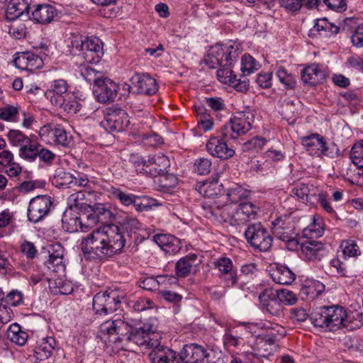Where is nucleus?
Listing matches in <instances>:
<instances>
[{
  "instance_id": "f257e3e1",
  "label": "nucleus",
  "mask_w": 363,
  "mask_h": 363,
  "mask_svg": "<svg viewBox=\"0 0 363 363\" xmlns=\"http://www.w3.org/2000/svg\"><path fill=\"white\" fill-rule=\"evenodd\" d=\"M141 227L140 222L134 218L124 219L120 225L104 223L82 239L81 250L87 259H106L121 252L125 244L124 232L130 236Z\"/></svg>"
},
{
  "instance_id": "f03ea898",
  "label": "nucleus",
  "mask_w": 363,
  "mask_h": 363,
  "mask_svg": "<svg viewBox=\"0 0 363 363\" xmlns=\"http://www.w3.org/2000/svg\"><path fill=\"white\" fill-rule=\"evenodd\" d=\"M113 218V213L104 204L94 203L92 206H88L86 212L81 214L80 216L67 218L66 216H64L62 219V228L69 233L77 232L79 230L86 231L97 223H108Z\"/></svg>"
},
{
  "instance_id": "7ed1b4c3",
  "label": "nucleus",
  "mask_w": 363,
  "mask_h": 363,
  "mask_svg": "<svg viewBox=\"0 0 363 363\" xmlns=\"http://www.w3.org/2000/svg\"><path fill=\"white\" fill-rule=\"evenodd\" d=\"M347 315L341 306H323L314 309L310 320L314 327L326 330H335L342 326L346 327Z\"/></svg>"
},
{
  "instance_id": "20e7f679",
  "label": "nucleus",
  "mask_w": 363,
  "mask_h": 363,
  "mask_svg": "<svg viewBox=\"0 0 363 363\" xmlns=\"http://www.w3.org/2000/svg\"><path fill=\"white\" fill-rule=\"evenodd\" d=\"M255 115L250 110L238 111L234 113L228 124L222 128V135L225 140L235 141L245 135L251 128Z\"/></svg>"
},
{
  "instance_id": "39448f33",
  "label": "nucleus",
  "mask_w": 363,
  "mask_h": 363,
  "mask_svg": "<svg viewBox=\"0 0 363 363\" xmlns=\"http://www.w3.org/2000/svg\"><path fill=\"white\" fill-rule=\"evenodd\" d=\"M133 163L138 172L154 177L167 173L170 167L169 158L163 154L149 157L147 160L135 157L133 159Z\"/></svg>"
},
{
  "instance_id": "423d86ee",
  "label": "nucleus",
  "mask_w": 363,
  "mask_h": 363,
  "mask_svg": "<svg viewBox=\"0 0 363 363\" xmlns=\"http://www.w3.org/2000/svg\"><path fill=\"white\" fill-rule=\"evenodd\" d=\"M71 44L72 48L79 51V55L88 63H98L104 55L103 43L98 38H86L82 40L74 37Z\"/></svg>"
},
{
  "instance_id": "0eeeda50",
  "label": "nucleus",
  "mask_w": 363,
  "mask_h": 363,
  "mask_svg": "<svg viewBox=\"0 0 363 363\" xmlns=\"http://www.w3.org/2000/svg\"><path fill=\"white\" fill-rule=\"evenodd\" d=\"M245 236L252 247L261 252H267L272 246L271 233L259 222L249 225L245 231Z\"/></svg>"
},
{
  "instance_id": "6e6552de",
  "label": "nucleus",
  "mask_w": 363,
  "mask_h": 363,
  "mask_svg": "<svg viewBox=\"0 0 363 363\" xmlns=\"http://www.w3.org/2000/svg\"><path fill=\"white\" fill-rule=\"evenodd\" d=\"M123 298V294L115 290L99 292L93 298V310L101 315L112 313L118 309Z\"/></svg>"
},
{
  "instance_id": "1a4fd4ad",
  "label": "nucleus",
  "mask_w": 363,
  "mask_h": 363,
  "mask_svg": "<svg viewBox=\"0 0 363 363\" xmlns=\"http://www.w3.org/2000/svg\"><path fill=\"white\" fill-rule=\"evenodd\" d=\"M99 329L102 334L114 336L112 340L113 342H129L133 327L124 320L115 316L101 323Z\"/></svg>"
},
{
  "instance_id": "9d476101",
  "label": "nucleus",
  "mask_w": 363,
  "mask_h": 363,
  "mask_svg": "<svg viewBox=\"0 0 363 363\" xmlns=\"http://www.w3.org/2000/svg\"><path fill=\"white\" fill-rule=\"evenodd\" d=\"M129 124V118L125 110L119 108H108L104 114L101 125L108 132H121Z\"/></svg>"
},
{
  "instance_id": "9b49d317",
  "label": "nucleus",
  "mask_w": 363,
  "mask_h": 363,
  "mask_svg": "<svg viewBox=\"0 0 363 363\" xmlns=\"http://www.w3.org/2000/svg\"><path fill=\"white\" fill-rule=\"evenodd\" d=\"M209 56L215 60V63H220L221 67H231L236 62L240 51L236 43L217 44L209 51Z\"/></svg>"
},
{
  "instance_id": "f8f14e48",
  "label": "nucleus",
  "mask_w": 363,
  "mask_h": 363,
  "mask_svg": "<svg viewBox=\"0 0 363 363\" xmlns=\"http://www.w3.org/2000/svg\"><path fill=\"white\" fill-rule=\"evenodd\" d=\"M161 337V334L154 330L152 325L146 323L140 328H133L129 342L152 348L158 345Z\"/></svg>"
},
{
  "instance_id": "ddd939ff",
  "label": "nucleus",
  "mask_w": 363,
  "mask_h": 363,
  "mask_svg": "<svg viewBox=\"0 0 363 363\" xmlns=\"http://www.w3.org/2000/svg\"><path fill=\"white\" fill-rule=\"evenodd\" d=\"M51 205V198L48 195H39L33 198L28 208V220L35 223H38L48 213Z\"/></svg>"
},
{
  "instance_id": "4468645a",
  "label": "nucleus",
  "mask_w": 363,
  "mask_h": 363,
  "mask_svg": "<svg viewBox=\"0 0 363 363\" xmlns=\"http://www.w3.org/2000/svg\"><path fill=\"white\" fill-rule=\"evenodd\" d=\"M118 90V85L106 77L93 86V92L96 100L104 104L113 102L117 96Z\"/></svg>"
},
{
  "instance_id": "2eb2a0df",
  "label": "nucleus",
  "mask_w": 363,
  "mask_h": 363,
  "mask_svg": "<svg viewBox=\"0 0 363 363\" xmlns=\"http://www.w3.org/2000/svg\"><path fill=\"white\" fill-rule=\"evenodd\" d=\"M132 86L129 84H125L127 89L130 91V89H135L134 91L137 94L145 95H153L158 91V85L156 80L147 74H135L130 79Z\"/></svg>"
},
{
  "instance_id": "dca6fc26",
  "label": "nucleus",
  "mask_w": 363,
  "mask_h": 363,
  "mask_svg": "<svg viewBox=\"0 0 363 363\" xmlns=\"http://www.w3.org/2000/svg\"><path fill=\"white\" fill-rule=\"evenodd\" d=\"M301 143L306 151L311 155L320 157L330 156L328 147L325 138L318 133L302 137Z\"/></svg>"
},
{
  "instance_id": "f3484780",
  "label": "nucleus",
  "mask_w": 363,
  "mask_h": 363,
  "mask_svg": "<svg viewBox=\"0 0 363 363\" xmlns=\"http://www.w3.org/2000/svg\"><path fill=\"white\" fill-rule=\"evenodd\" d=\"M209 357L205 347L196 343L185 345L181 352L182 363H205Z\"/></svg>"
},
{
  "instance_id": "a211bd4d",
  "label": "nucleus",
  "mask_w": 363,
  "mask_h": 363,
  "mask_svg": "<svg viewBox=\"0 0 363 363\" xmlns=\"http://www.w3.org/2000/svg\"><path fill=\"white\" fill-rule=\"evenodd\" d=\"M258 211L259 208L250 202L240 203L238 208L233 209L230 225H244L255 219Z\"/></svg>"
},
{
  "instance_id": "6ab92c4d",
  "label": "nucleus",
  "mask_w": 363,
  "mask_h": 363,
  "mask_svg": "<svg viewBox=\"0 0 363 363\" xmlns=\"http://www.w3.org/2000/svg\"><path fill=\"white\" fill-rule=\"evenodd\" d=\"M220 137L211 138L206 144V150L213 157L221 160L230 159L235 155L233 148L227 145L231 140H225L222 134Z\"/></svg>"
},
{
  "instance_id": "aec40b11",
  "label": "nucleus",
  "mask_w": 363,
  "mask_h": 363,
  "mask_svg": "<svg viewBox=\"0 0 363 363\" xmlns=\"http://www.w3.org/2000/svg\"><path fill=\"white\" fill-rule=\"evenodd\" d=\"M149 357L152 363H182L181 354L179 355L171 348L161 345L152 347Z\"/></svg>"
},
{
  "instance_id": "412c9836",
  "label": "nucleus",
  "mask_w": 363,
  "mask_h": 363,
  "mask_svg": "<svg viewBox=\"0 0 363 363\" xmlns=\"http://www.w3.org/2000/svg\"><path fill=\"white\" fill-rule=\"evenodd\" d=\"M217 77L220 82L233 86L239 91L245 92L249 89V80L247 78H238L228 67H222L219 69L217 71Z\"/></svg>"
},
{
  "instance_id": "4be33fe9",
  "label": "nucleus",
  "mask_w": 363,
  "mask_h": 363,
  "mask_svg": "<svg viewBox=\"0 0 363 363\" xmlns=\"http://www.w3.org/2000/svg\"><path fill=\"white\" fill-rule=\"evenodd\" d=\"M327 72L323 66L318 64H312L301 72V79L306 84L315 86L325 79L327 77Z\"/></svg>"
},
{
  "instance_id": "5701e85b",
  "label": "nucleus",
  "mask_w": 363,
  "mask_h": 363,
  "mask_svg": "<svg viewBox=\"0 0 363 363\" xmlns=\"http://www.w3.org/2000/svg\"><path fill=\"white\" fill-rule=\"evenodd\" d=\"M32 9L29 19L42 24L50 23L57 14V9L50 4H35Z\"/></svg>"
},
{
  "instance_id": "b1692460",
  "label": "nucleus",
  "mask_w": 363,
  "mask_h": 363,
  "mask_svg": "<svg viewBox=\"0 0 363 363\" xmlns=\"http://www.w3.org/2000/svg\"><path fill=\"white\" fill-rule=\"evenodd\" d=\"M166 254L174 255L181 250L180 240L170 234H156L152 239Z\"/></svg>"
},
{
  "instance_id": "393cba45",
  "label": "nucleus",
  "mask_w": 363,
  "mask_h": 363,
  "mask_svg": "<svg viewBox=\"0 0 363 363\" xmlns=\"http://www.w3.org/2000/svg\"><path fill=\"white\" fill-rule=\"evenodd\" d=\"M31 7L26 0H11L7 5L6 17L8 21H13L18 18H28Z\"/></svg>"
},
{
  "instance_id": "a878e982",
  "label": "nucleus",
  "mask_w": 363,
  "mask_h": 363,
  "mask_svg": "<svg viewBox=\"0 0 363 363\" xmlns=\"http://www.w3.org/2000/svg\"><path fill=\"white\" fill-rule=\"evenodd\" d=\"M301 251L305 258L309 261H319L326 255L324 245L316 240H306L301 244Z\"/></svg>"
},
{
  "instance_id": "bb28decb",
  "label": "nucleus",
  "mask_w": 363,
  "mask_h": 363,
  "mask_svg": "<svg viewBox=\"0 0 363 363\" xmlns=\"http://www.w3.org/2000/svg\"><path fill=\"white\" fill-rule=\"evenodd\" d=\"M16 67L21 69L33 72L43 65V60L38 55L32 52H22L14 59Z\"/></svg>"
},
{
  "instance_id": "cd10ccee",
  "label": "nucleus",
  "mask_w": 363,
  "mask_h": 363,
  "mask_svg": "<svg viewBox=\"0 0 363 363\" xmlns=\"http://www.w3.org/2000/svg\"><path fill=\"white\" fill-rule=\"evenodd\" d=\"M68 84L65 79L54 80L45 95L50 97V102L54 104H62L64 97L70 94L68 92Z\"/></svg>"
},
{
  "instance_id": "c85d7f7f",
  "label": "nucleus",
  "mask_w": 363,
  "mask_h": 363,
  "mask_svg": "<svg viewBox=\"0 0 363 363\" xmlns=\"http://www.w3.org/2000/svg\"><path fill=\"white\" fill-rule=\"evenodd\" d=\"M259 299L270 314L279 316L281 313V303L273 294V289H266L259 294Z\"/></svg>"
},
{
  "instance_id": "c756f323",
  "label": "nucleus",
  "mask_w": 363,
  "mask_h": 363,
  "mask_svg": "<svg viewBox=\"0 0 363 363\" xmlns=\"http://www.w3.org/2000/svg\"><path fill=\"white\" fill-rule=\"evenodd\" d=\"M49 258L46 262L47 266L53 272L65 269L64 248L60 244L52 245L48 250Z\"/></svg>"
},
{
  "instance_id": "7c9ffc66",
  "label": "nucleus",
  "mask_w": 363,
  "mask_h": 363,
  "mask_svg": "<svg viewBox=\"0 0 363 363\" xmlns=\"http://www.w3.org/2000/svg\"><path fill=\"white\" fill-rule=\"evenodd\" d=\"M272 232L278 239L286 242L289 244H296V240L291 237V229L286 226L281 219H277L273 222Z\"/></svg>"
},
{
  "instance_id": "2f4dec72",
  "label": "nucleus",
  "mask_w": 363,
  "mask_h": 363,
  "mask_svg": "<svg viewBox=\"0 0 363 363\" xmlns=\"http://www.w3.org/2000/svg\"><path fill=\"white\" fill-rule=\"evenodd\" d=\"M197 255L196 254H189L181 258L175 265V272L178 277H185L188 276L193 268L196 266Z\"/></svg>"
},
{
  "instance_id": "473e14b6",
  "label": "nucleus",
  "mask_w": 363,
  "mask_h": 363,
  "mask_svg": "<svg viewBox=\"0 0 363 363\" xmlns=\"http://www.w3.org/2000/svg\"><path fill=\"white\" fill-rule=\"evenodd\" d=\"M271 276L274 281L279 284H290L296 279V274L285 265H278Z\"/></svg>"
},
{
  "instance_id": "72a5a7b5",
  "label": "nucleus",
  "mask_w": 363,
  "mask_h": 363,
  "mask_svg": "<svg viewBox=\"0 0 363 363\" xmlns=\"http://www.w3.org/2000/svg\"><path fill=\"white\" fill-rule=\"evenodd\" d=\"M233 209L234 207L232 204H220L218 202H214L213 208H211V213L214 214V218L218 221L230 224Z\"/></svg>"
},
{
  "instance_id": "f704fd0d",
  "label": "nucleus",
  "mask_w": 363,
  "mask_h": 363,
  "mask_svg": "<svg viewBox=\"0 0 363 363\" xmlns=\"http://www.w3.org/2000/svg\"><path fill=\"white\" fill-rule=\"evenodd\" d=\"M7 338L15 344L23 346L28 340V334L17 323L11 324L6 330Z\"/></svg>"
},
{
  "instance_id": "c9c22d12",
  "label": "nucleus",
  "mask_w": 363,
  "mask_h": 363,
  "mask_svg": "<svg viewBox=\"0 0 363 363\" xmlns=\"http://www.w3.org/2000/svg\"><path fill=\"white\" fill-rule=\"evenodd\" d=\"M350 158L358 169L357 175L363 178V140L354 145L350 152Z\"/></svg>"
},
{
  "instance_id": "e433bc0d",
  "label": "nucleus",
  "mask_w": 363,
  "mask_h": 363,
  "mask_svg": "<svg viewBox=\"0 0 363 363\" xmlns=\"http://www.w3.org/2000/svg\"><path fill=\"white\" fill-rule=\"evenodd\" d=\"M75 177L62 169L56 170L52 179V184L58 188H70L73 186Z\"/></svg>"
},
{
  "instance_id": "4c0bfd02",
  "label": "nucleus",
  "mask_w": 363,
  "mask_h": 363,
  "mask_svg": "<svg viewBox=\"0 0 363 363\" xmlns=\"http://www.w3.org/2000/svg\"><path fill=\"white\" fill-rule=\"evenodd\" d=\"M55 341L52 337H48L42 344L35 347V357L40 362H44L51 357Z\"/></svg>"
},
{
  "instance_id": "58836bf2",
  "label": "nucleus",
  "mask_w": 363,
  "mask_h": 363,
  "mask_svg": "<svg viewBox=\"0 0 363 363\" xmlns=\"http://www.w3.org/2000/svg\"><path fill=\"white\" fill-rule=\"evenodd\" d=\"M228 199L231 201V204H239L245 203L243 201L249 196V191L242 186L235 184L227 191Z\"/></svg>"
},
{
  "instance_id": "ea45409f",
  "label": "nucleus",
  "mask_w": 363,
  "mask_h": 363,
  "mask_svg": "<svg viewBox=\"0 0 363 363\" xmlns=\"http://www.w3.org/2000/svg\"><path fill=\"white\" fill-rule=\"evenodd\" d=\"M259 64L249 54H245L242 57L241 60V67L242 79L246 78L245 76L253 73L255 71L259 68Z\"/></svg>"
},
{
  "instance_id": "a19ab883",
  "label": "nucleus",
  "mask_w": 363,
  "mask_h": 363,
  "mask_svg": "<svg viewBox=\"0 0 363 363\" xmlns=\"http://www.w3.org/2000/svg\"><path fill=\"white\" fill-rule=\"evenodd\" d=\"M54 106L61 108L69 114L76 113L81 108L80 103L72 93L64 97L62 104H54Z\"/></svg>"
},
{
  "instance_id": "79ce46f5",
  "label": "nucleus",
  "mask_w": 363,
  "mask_h": 363,
  "mask_svg": "<svg viewBox=\"0 0 363 363\" xmlns=\"http://www.w3.org/2000/svg\"><path fill=\"white\" fill-rule=\"evenodd\" d=\"M108 191L113 199H117L119 202L125 206L131 205L133 202L135 195L125 192L121 189L111 186Z\"/></svg>"
},
{
  "instance_id": "37998d69",
  "label": "nucleus",
  "mask_w": 363,
  "mask_h": 363,
  "mask_svg": "<svg viewBox=\"0 0 363 363\" xmlns=\"http://www.w3.org/2000/svg\"><path fill=\"white\" fill-rule=\"evenodd\" d=\"M79 71L81 76L89 83H93L94 86L104 77L102 72L89 66L81 67Z\"/></svg>"
},
{
  "instance_id": "c03bdc74",
  "label": "nucleus",
  "mask_w": 363,
  "mask_h": 363,
  "mask_svg": "<svg viewBox=\"0 0 363 363\" xmlns=\"http://www.w3.org/2000/svg\"><path fill=\"white\" fill-rule=\"evenodd\" d=\"M53 142L63 147H67L70 143V138L67 136V133L65 128L58 124L53 125L52 137Z\"/></svg>"
},
{
  "instance_id": "a18cd8bd",
  "label": "nucleus",
  "mask_w": 363,
  "mask_h": 363,
  "mask_svg": "<svg viewBox=\"0 0 363 363\" xmlns=\"http://www.w3.org/2000/svg\"><path fill=\"white\" fill-rule=\"evenodd\" d=\"M40 147V145L32 143L30 140L29 143H26L20 148L19 155L22 158L33 162L38 157Z\"/></svg>"
},
{
  "instance_id": "49530a36",
  "label": "nucleus",
  "mask_w": 363,
  "mask_h": 363,
  "mask_svg": "<svg viewBox=\"0 0 363 363\" xmlns=\"http://www.w3.org/2000/svg\"><path fill=\"white\" fill-rule=\"evenodd\" d=\"M198 125L200 129L208 131L212 128L213 118L207 113L206 110L200 106L196 108Z\"/></svg>"
},
{
  "instance_id": "de8ad7c7",
  "label": "nucleus",
  "mask_w": 363,
  "mask_h": 363,
  "mask_svg": "<svg viewBox=\"0 0 363 363\" xmlns=\"http://www.w3.org/2000/svg\"><path fill=\"white\" fill-rule=\"evenodd\" d=\"M223 343L225 347H238L242 341V339L238 335V332L234 328L226 327L223 335Z\"/></svg>"
},
{
  "instance_id": "09e8293b",
  "label": "nucleus",
  "mask_w": 363,
  "mask_h": 363,
  "mask_svg": "<svg viewBox=\"0 0 363 363\" xmlns=\"http://www.w3.org/2000/svg\"><path fill=\"white\" fill-rule=\"evenodd\" d=\"M165 279V277L159 276L157 278L153 277H147L141 278L139 280V286L147 291H156L158 290L160 284Z\"/></svg>"
},
{
  "instance_id": "8fccbe9b",
  "label": "nucleus",
  "mask_w": 363,
  "mask_h": 363,
  "mask_svg": "<svg viewBox=\"0 0 363 363\" xmlns=\"http://www.w3.org/2000/svg\"><path fill=\"white\" fill-rule=\"evenodd\" d=\"M135 210L138 212L150 210L152 206H157L156 201L152 198L147 196H135L132 203Z\"/></svg>"
},
{
  "instance_id": "3c124183",
  "label": "nucleus",
  "mask_w": 363,
  "mask_h": 363,
  "mask_svg": "<svg viewBox=\"0 0 363 363\" xmlns=\"http://www.w3.org/2000/svg\"><path fill=\"white\" fill-rule=\"evenodd\" d=\"M24 296L22 291L18 289H13L9 291L3 298V303L11 306H18L23 304Z\"/></svg>"
},
{
  "instance_id": "603ef678",
  "label": "nucleus",
  "mask_w": 363,
  "mask_h": 363,
  "mask_svg": "<svg viewBox=\"0 0 363 363\" xmlns=\"http://www.w3.org/2000/svg\"><path fill=\"white\" fill-rule=\"evenodd\" d=\"M158 182L160 183V186L164 191H170L174 189L178 183L177 177L173 174L164 173L159 176Z\"/></svg>"
},
{
  "instance_id": "864d4df0",
  "label": "nucleus",
  "mask_w": 363,
  "mask_h": 363,
  "mask_svg": "<svg viewBox=\"0 0 363 363\" xmlns=\"http://www.w3.org/2000/svg\"><path fill=\"white\" fill-rule=\"evenodd\" d=\"M9 142L14 146L21 147L26 143H30V138L18 130H11L7 134Z\"/></svg>"
},
{
  "instance_id": "5fc2aeb1",
  "label": "nucleus",
  "mask_w": 363,
  "mask_h": 363,
  "mask_svg": "<svg viewBox=\"0 0 363 363\" xmlns=\"http://www.w3.org/2000/svg\"><path fill=\"white\" fill-rule=\"evenodd\" d=\"M273 294L279 302L286 305H292L296 302V296L294 292L288 289L273 290Z\"/></svg>"
},
{
  "instance_id": "6e6d98bb",
  "label": "nucleus",
  "mask_w": 363,
  "mask_h": 363,
  "mask_svg": "<svg viewBox=\"0 0 363 363\" xmlns=\"http://www.w3.org/2000/svg\"><path fill=\"white\" fill-rule=\"evenodd\" d=\"M277 76L279 82L283 84L287 89H294L296 86V79L284 67H279L277 72Z\"/></svg>"
},
{
  "instance_id": "4d7b16f0",
  "label": "nucleus",
  "mask_w": 363,
  "mask_h": 363,
  "mask_svg": "<svg viewBox=\"0 0 363 363\" xmlns=\"http://www.w3.org/2000/svg\"><path fill=\"white\" fill-rule=\"evenodd\" d=\"M266 143V139L262 137H254L243 144L242 150L257 152L262 149Z\"/></svg>"
},
{
  "instance_id": "13d9d810",
  "label": "nucleus",
  "mask_w": 363,
  "mask_h": 363,
  "mask_svg": "<svg viewBox=\"0 0 363 363\" xmlns=\"http://www.w3.org/2000/svg\"><path fill=\"white\" fill-rule=\"evenodd\" d=\"M340 247L342 248L343 255L345 257H354L360 254V250L358 245L353 240L343 241L340 245Z\"/></svg>"
},
{
  "instance_id": "bf43d9fd",
  "label": "nucleus",
  "mask_w": 363,
  "mask_h": 363,
  "mask_svg": "<svg viewBox=\"0 0 363 363\" xmlns=\"http://www.w3.org/2000/svg\"><path fill=\"white\" fill-rule=\"evenodd\" d=\"M18 115L17 106L6 105L0 108V119L6 121H16Z\"/></svg>"
},
{
  "instance_id": "052dcab7",
  "label": "nucleus",
  "mask_w": 363,
  "mask_h": 363,
  "mask_svg": "<svg viewBox=\"0 0 363 363\" xmlns=\"http://www.w3.org/2000/svg\"><path fill=\"white\" fill-rule=\"evenodd\" d=\"M292 192L303 202H309L311 197L313 196V194H311L309 186L305 184H297L293 189Z\"/></svg>"
},
{
  "instance_id": "680f3d73",
  "label": "nucleus",
  "mask_w": 363,
  "mask_h": 363,
  "mask_svg": "<svg viewBox=\"0 0 363 363\" xmlns=\"http://www.w3.org/2000/svg\"><path fill=\"white\" fill-rule=\"evenodd\" d=\"M212 163L208 158L201 157L195 161V172L200 175H206L211 172Z\"/></svg>"
},
{
  "instance_id": "e2e57ef3",
  "label": "nucleus",
  "mask_w": 363,
  "mask_h": 363,
  "mask_svg": "<svg viewBox=\"0 0 363 363\" xmlns=\"http://www.w3.org/2000/svg\"><path fill=\"white\" fill-rule=\"evenodd\" d=\"M328 28H331V23H330L326 18L317 19L313 28L310 29L308 32V36L311 38H315L318 33L327 32Z\"/></svg>"
},
{
  "instance_id": "0e129e2a",
  "label": "nucleus",
  "mask_w": 363,
  "mask_h": 363,
  "mask_svg": "<svg viewBox=\"0 0 363 363\" xmlns=\"http://www.w3.org/2000/svg\"><path fill=\"white\" fill-rule=\"evenodd\" d=\"M4 298V293L1 288H0V324L4 325L11 320L12 311L3 304V298Z\"/></svg>"
},
{
  "instance_id": "69168bd1",
  "label": "nucleus",
  "mask_w": 363,
  "mask_h": 363,
  "mask_svg": "<svg viewBox=\"0 0 363 363\" xmlns=\"http://www.w3.org/2000/svg\"><path fill=\"white\" fill-rule=\"evenodd\" d=\"M206 104L215 112L223 111L226 109L224 101L220 97L206 98Z\"/></svg>"
},
{
  "instance_id": "338daca9",
  "label": "nucleus",
  "mask_w": 363,
  "mask_h": 363,
  "mask_svg": "<svg viewBox=\"0 0 363 363\" xmlns=\"http://www.w3.org/2000/svg\"><path fill=\"white\" fill-rule=\"evenodd\" d=\"M246 358L250 363H267V354L262 353L259 349L257 352H247Z\"/></svg>"
},
{
  "instance_id": "774afa93",
  "label": "nucleus",
  "mask_w": 363,
  "mask_h": 363,
  "mask_svg": "<svg viewBox=\"0 0 363 363\" xmlns=\"http://www.w3.org/2000/svg\"><path fill=\"white\" fill-rule=\"evenodd\" d=\"M352 45L357 48L363 47V24L359 25L351 36Z\"/></svg>"
}]
</instances>
